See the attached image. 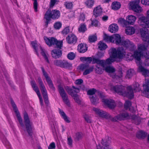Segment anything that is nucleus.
Wrapping results in <instances>:
<instances>
[{
	"label": "nucleus",
	"instance_id": "f257e3e1",
	"mask_svg": "<svg viewBox=\"0 0 149 149\" xmlns=\"http://www.w3.org/2000/svg\"><path fill=\"white\" fill-rule=\"evenodd\" d=\"M146 46L144 44L138 45V50L134 52L136 63L138 66L137 71L145 77L149 76V70L142 65L149 66V52L146 49Z\"/></svg>",
	"mask_w": 149,
	"mask_h": 149
},
{
	"label": "nucleus",
	"instance_id": "8fccbe9b",
	"mask_svg": "<svg viewBox=\"0 0 149 149\" xmlns=\"http://www.w3.org/2000/svg\"><path fill=\"white\" fill-rule=\"evenodd\" d=\"M85 4L88 8H91L93 6L94 1L93 0H88L85 2Z\"/></svg>",
	"mask_w": 149,
	"mask_h": 149
},
{
	"label": "nucleus",
	"instance_id": "de8ad7c7",
	"mask_svg": "<svg viewBox=\"0 0 149 149\" xmlns=\"http://www.w3.org/2000/svg\"><path fill=\"white\" fill-rule=\"evenodd\" d=\"M98 48L101 50L106 49L107 47V45L102 41H100L98 44Z\"/></svg>",
	"mask_w": 149,
	"mask_h": 149
},
{
	"label": "nucleus",
	"instance_id": "e433bc0d",
	"mask_svg": "<svg viewBox=\"0 0 149 149\" xmlns=\"http://www.w3.org/2000/svg\"><path fill=\"white\" fill-rule=\"evenodd\" d=\"M131 118L132 119L133 123L136 125H138L140 124L141 120L140 117H137L135 115H133Z\"/></svg>",
	"mask_w": 149,
	"mask_h": 149
},
{
	"label": "nucleus",
	"instance_id": "c85d7f7f",
	"mask_svg": "<svg viewBox=\"0 0 149 149\" xmlns=\"http://www.w3.org/2000/svg\"><path fill=\"white\" fill-rule=\"evenodd\" d=\"M51 54L53 57L55 58H58L61 56L62 52L60 49H54L52 51Z\"/></svg>",
	"mask_w": 149,
	"mask_h": 149
},
{
	"label": "nucleus",
	"instance_id": "6e6d98bb",
	"mask_svg": "<svg viewBox=\"0 0 149 149\" xmlns=\"http://www.w3.org/2000/svg\"><path fill=\"white\" fill-rule=\"evenodd\" d=\"M70 32V29L69 27L65 28L62 31V33L63 35H65L68 34Z\"/></svg>",
	"mask_w": 149,
	"mask_h": 149
},
{
	"label": "nucleus",
	"instance_id": "412c9836",
	"mask_svg": "<svg viewBox=\"0 0 149 149\" xmlns=\"http://www.w3.org/2000/svg\"><path fill=\"white\" fill-rule=\"evenodd\" d=\"M41 69L42 74L45 77L49 86L53 90H54V87L52 81H51L50 77L48 76V74L47 72L45 71L44 68L43 67H41Z\"/></svg>",
	"mask_w": 149,
	"mask_h": 149
},
{
	"label": "nucleus",
	"instance_id": "c03bdc74",
	"mask_svg": "<svg viewBox=\"0 0 149 149\" xmlns=\"http://www.w3.org/2000/svg\"><path fill=\"white\" fill-rule=\"evenodd\" d=\"M97 64L95 68V71L98 74H101L102 73L103 70H104V68L102 67L101 65L99 64Z\"/></svg>",
	"mask_w": 149,
	"mask_h": 149
},
{
	"label": "nucleus",
	"instance_id": "79ce46f5",
	"mask_svg": "<svg viewBox=\"0 0 149 149\" xmlns=\"http://www.w3.org/2000/svg\"><path fill=\"white\" fill-rule=\"evenodd\" d=\"M121 6L120 3L117 1L113 2L111 5L112 9L114 10H117L120 8Z\"/></svg>",
	"mask_w": 149,
	"mask_h": 149
},
{
	"label": "nucleus",
	"instance_id": "0e129e2a",
	"mask_svg": "<svg viewBox=\"0 0 149 149\" xmlns=\"http://www.w3.org/2000/svg\"><path fill=\"white\" fill-rule=\"evenodd\" d=\"M52 127L53 132L56 133V129L57 128V125H56V123H55V125L54 124V123L53 125L52 126Z\"/></svg>",
	"mask_w": 149,
	"mask_h": 149
},
{
	"label": "nucleus",
	"instance_id": "2eb2a0df",
	"mask_svg": "<svg viewBox=\"0 0 149 149\" xmlns=\"http://www.w3.org/2000/svg\"><path fill=\"white\" fill-rule=\"evenodd\" d=\"M96 92V90L94 88L89 90L87 91V94L89 95V97L90 100L92 103L94 104H95L99 102V99L97 96L94 95Z\"/></svg>",
	"mask_w": 149,
	"mask_h": 149
},
{
	"label": "nucleus",
	"instance_id": "f704fd0d",
	"mask_svg": "<svg viewBox=\"0 0 149 149\" xmlns=\"http://www.w3.org/2000/svg\"><path fill=\"white\" fill-rule=\"evenodd\" d=\"M87 47L86 44H79L77 47V49L80 53H84L87 50Z\"/></svg>",
	"mask_w": 149,
	"mask_h": 149
},
{
	"label": "nucleus",
	"instance_id": "9b49d317",
	"mask_svg": "<svg viewBox=\"0 0 149 149\" xmlns=\"http://www.w3.org/2000/svg\"><path fill=\"white\" fill-rule=\"evenodd\" d=\"M38 81L40 86L41 92L42 93L45 104L47 105L49 104V102L48 100V96L47 91L45 88L41 78H38Z\"/></svg>",
	"mask_w": 149,
	"mask_h": 149
},
{
	"label": "nucleus",
	"instance_id": "20e7f679",
	"mask_svg": "<svg viewBox=\"0 0 149 149\" xmlns=\"http://www.w3.org/2000/svg\"><path fill=\"white\" fill-rule=\"evenodd\" d=\"M104 70L107 72L111 73L112 74H111V76L113 78V81L116 83H120L122 81V77H123V73L122 71H120L119 72V75H116L113 73L115 71V69L112 66H106L104 67Z\"/></svg>",
	"mask_w": 149,
	"mask_h": 149
},
{
	"label": "nucleus",
	"instance_id": "bf43d9fd",
	"mask_svg": "<svg viewBox=\"0 0 149 149\" xmlns=\"http://www.w3.org/2000/svg\"><path fill=\"white\" fill-rule=\"evenodd\" d=\"M38 3L37 0H34L33 3V6L34 11L36 12H37L38 11Z\"/></svg>",
	"mask_w": 149,
	"mask_h": 149
},
{
	"label": "nucleus",
	"instance_id": "c9c22d12",
	"mask_svg": "<svg viewBox=\"0 0 149 149\" xmlns=\"http://www.w3.org/2000/svg\"><path fill=\"white\" fill-rule=\"evenodd\" d=\"M59 112L61 116L64 120L65 122L68 123L70 122V121L69 119L68 118L63 110L59 109Z\"/></svg>",
	"mask_w": 149,
	"mask_h": 149
},
{
	"label": "nucleus",
	"instance_id": "4468645a",
	"mask_svg": "<svg viewBox=\"0 0 149 149\" xmlns=\"http://www.w3.org/2000/svg\"><path fill=\"white\" fill-rule=\"evenodd\" d=\"M99 95L100 97L102 99V102L104 104L110 109H113L114 108L116 104L113 100L105 99L104 95L102 93H100Z\"/></svg>",
	"mask_w": 149,
	"mask_h": 149
},
{
	"label": "nucleus",
	"instance_id": "7c9ffc66",
	"mask_svg": "<svg viewBox=\"0 0 149 149\" xmlns=\"http://www.w3.org/2000/svg\"><path fill=\"white\" fill-rule=\"evenodd\" d=\"M136 18V17L133 15H129L127 17V21L128 25L129 24L133 25L135 23Z\"/></svg>",
	"mask_w": 149,
	"mask_h": 149
},
{
	"label": "nucleus",
	"instance_id": "423d86ee",
	"mask_svg": "<svg viewBox=\"0 0 149 149\" xmlns=\"http://www.w3.org/2000/svg\"><path fill=\"white\" fill-rule=\"evenodd\" d=\"M72 89L68 86H66L65 88L68 93L73 97L75 101L79 104H80L81 101L80 100L77 93L79 92V89L75 88L74 86L72 87Z\"/></svg>",
	"mask_w": 149,
	"mask_h": 149
},
{
	"label": "nucleus",
	"instance_id": "c756f323",
	"mask_svg": "<svg viewBox=\"0 0 149 149\" xmlns=\"http://www.w3.org/2000/svg\"><path fill=\"white\" fill-rule=\"evenodd\" d=\"M131 102L129 100H126L124 104V108L126 110L129 109L130 111L132 113H134L135 111V110L134 107L131 106Z\"/></svg>",
	"mask_w": 149,
	"mask_h": 149
},
{
	"label": "nucleus",
	"instance_id": "e2e57ef3",
	"mask_svg": "<svg viewBox=\"0 0 149 149\" xmlns=\"http://www.w3.org/2000/svg\"><path fill=\"white\" fill-rule=\"evenodd\" d=\"M56 146L54 142H53L51 143L48 147V149H54Z\"/></svg>",
	"mask_w": 149,
	"mask_h": 149
},
{
	"label": "nucleus",
	"instance_id": "bb28decb",
	"mask_svg": "<svg viewBox=\"0 0 149 149\" xmlns=\"http://www.w3.org/2000/svg\"><path fill=\"white\" fill-rule=\"evenodd\" d=\"M66 40L67 42L69 44L75 43L77 41L76 36L73 34L69 35L66 38Z\"/></svg>",
	"mask_w": 149,
	"mask_h": 149
},
{
	"label": "nucleus",
	"instance_id": "7ed1b4c3",
	"mask_svg": "<svg viewBox=\"0 0 149 149\" xmlns=\"http://www.w3.org/2000/svg\"><path fill=\"white\" fill-rule=\"evenodd\" d=\"M110 57L107 59L106 61L93 58V64L96 63L97 64H99L101 65L102 67L104 68L107 66V65L110 64L115 61L116 59H121L124 53L123 49L120 48H118L117 49L115 48H112L110 49Z\"/></svg>",
	"mask_w": 149,
	"mask_h": 149
},
{
	"label": "nucleus",
	"instance_id": "a878e982",
	"mask_svg": "<svg viewBox=\"0 0 149 149\" xmlns=\"http://www.w3.org/2000/svg\"><path fill=\"white\" fill-rule=\"evenodd\" d=\"M118 48H121L124 52V53L123 57L121 58L122 59L123 57L126 58V59L127 61H131L134 58H135L134 54H132L131 53H128L127 54H126V49H125L123 47H119Z\"/></svg>",
	"mask_w": 149,
	"mask_h": 149
},
{
	"label": "nucleus",
	"instance_id": "72a5a7b5",
	"mask_svg": "<svg viewBox=\"0 0 149 149\" xmlns=\"http://www.w3.org/2000/svg\"><path fill=\"white\" fill-rule=\"evenodd\" d=\"M118 29V27L117 25L113 24L110 25L109 28V31L112 33H115L117 32Z\"/></svg>",
	"mask_w": 149,
	"mask_h": 149
},
{
	"label": "nucleus",
	"instance_id": "6ab92c4d",
	"mask_svg": "<svg viewBox=\"0 0 149 149\" xmlns=\"http://www.w3.org/2000/svg\"><path fill=\"white\" fill-rule=\"evenodd\" d=\"M138 23L140 26L143 27L140 30L141 33V30L143 29L146 28L148 30L146 27L149 28V19H148L146 17H141L139 18Z\"/></svg>",
	"mask_w": 149,
	"mask_h": 149
},
{
	"label": "nucleus",
	"instance_id": "680f3d73",
	"mask_svg": "<svg viewBox=\"0 0 149 149\" xmlns=\"http://www.w3.org/2000/svg\"><path fill=\"white\" fill-rule=\"evenodd\" d=\"M84 118L87 123H91V120L90 117L88 115L86 114L84 116Z\"/></svg>",
	"mask_w": 149,
	"mask_h": 149
},
{
	"label": "nucleus",
	"instance_id": "864d4df0",
	"mask_svg": "<svg viewBox=\"0 0 149 149\" xmlns=\"http://www.w3.org/2000/svg\"><path fill=\"white\" fill-rule=\"evenodd\" d=\"M61 23L60 22H57L54 25V27L56 29H60L61 27Z\"/></svg>",
	"mask_w": 149,
	"mask_h": 149
},
{
	"label": "nucleus",
	"instance_id": "a18cd8bd",
	"mask_svg": "<svg viewBox=\"0 0 149 149\" xmlns=\"http://www.w3.org/2000/svg\"><path fill=\"white\" fill-rule=\"evenodd\" d=\"M95 58H93L91 57H81L80 58V60L83 62L85 61L88 63H90L92 61H93V59Z\"/></svg>",
	"mask_w": 149,
	"mask_h": 149
},
{
	"label": "nucleus",
	"instance_id": "13d9d810",
	"mask_svg": "<svg viewBox=\"0 0 149 149\" xmlns=\"http://www.w3.org/2000/svg\"><path fill=\"white\" fill-rule=\"evenodd\" d=\"M73 141L70 137H68L67 139V143L68 145L70 147L72 146Z\"/></svg>",
	"mask_w": 149,
	"mask_h": 149
},
{
	"label": "nucleus",
	"instance_id": "338daca9",
	"mask_svg": "<svg viewBox=\"0 0 149 149\" xmlns=\"http://www.w3.org/2000/svg\"><path fill=\"white\" fill-rule=\"evenodd\" d=\"M141 3L145 5H149V0H141Z\"/></svg>",
	"mask_w": 149,
	"mask_h": 149
},
{
	"label": "nucleus",
	"instance_id": "4be33fe9",
	"mask_svg": "<svg viewBox=\"0 0 149 149\" xmlns=\"http://www.w3.org/2000/svg\"><path fill=\"white\" fill-rule=\"evenodd\" d=\"M143 95L149 98V79H146L144 84H143Z\"/></svg>",
	"mask_w": 149,
	"mask_h": 149
},
{
	"label": "nucleus",
	"instance_id": "052dcab7",
	"mask_svg": "<svg viewBox=\"0 0 149 149\" xmlns=\"http://www.w3.org/2000/svg\"><path fill=\"white\" fill-rule=\"evenodd\" d=\"M85 19V15L83 13L81 14L80 18L79 19V22H83L84 21Z\"/></svg>",
	"mask_w": 149,
	"mask_h": 149
},
{
	"label": "nucleus",
	"instance_id": "49530a36",
	"mask_svg": "<svg viewBox=\"0 0 149 149\" xmlns=\"http://www.w3.org/2000/svg\"><path fill=\"white\" fill-rule=\"evenodd\" d=\"M86 25L84 23L81 24L78 28L80 32L84 33L87 30Z\"/></svg>",
	"mask_w": 149,
	"mask_h": 149
},
{
	"label": "nucleus",
	"instance_id": "393cba45",
	"mask_svg": "<svg viewBox=\"0 0 149 149\" xmlns=\"http://www.w3.org/2000/svg\"><path fill=\"white\" fill-rule=\"evenodd\" d=\"M6 134V132L4 131V134L2 132H0V139L2 140V142L7 148H10V145L8 140L6 139L4 134Z\"/></svg>",
	"mask_w": 149,
	"mask_h": 149
},
{
	"label": "nucleus",
	"instance_id": "a19ab883",
	"mask_svg": "<svg viewBox=\"0 0 149 149\" xmlns=\"http://www.w3.org/2000/svg\"><path fill=\"white\" fill-rule=\"evenodd\" d=\"M125 31L127 34L131 35L134 33L135 29L133 27L130 26L127 27L125 29Z\"/></svg>",
	"mask_w": 149,
	"mask_h": 149
},
{
	"label": "nucleus",
	"instance_id": "ea45409f",
	"mask_svg": "<svg viewBox=\"0 0 149 149\" xmlns=\"http://www.w3.org/2000/svg\"><path fill=\"white\" fill-rule=\"evenodd\" d=\"M113 35L110 36L106 34H104L103 36L104 40L107 42H113Z\"/></svg>",
	"mask_w": 149,
	"mask_h": 149
},
{
	"label": "nucleus",
	"instance_id": "b1692460",
	"mask_svg": "<svg viewBox=\"0 0 149 149\" xmlns=\"http://www.w3.org/2000/svg\"><path fill=\"white\" fill-rule=\"evenodd\" d=\"M141 37L143 41L146 42L149 45L148 30L146 28H143L141 30Z\"/></svg>",
	"mask_w": 149,
	"mask_h": 149
},
{
	"label": "nucleus",
	"instance_id": "0eeeda50",
	"mask_svg": "<svg viewBox=\"0 0 149 149\" xmlns=\"http://www.w3.org/2000/svg\"><path fill=\"white\" fill-rule=\"evenodd\" d=\"M44 40L46 44L49 47L56 45V48L61 49L63 45L62 41H58L54 37L47 38L44 37Z\"/></svg>",
	"mask_w": 149,
	"mask_h": 149
},
{
	"label": "nucleus",
	"instance_id": "774afa93",
	"mask_svg": "<svg viewBox=\"0 0 149 149\" xmlns=\"http://www.w3.org/2000/svg\"><path fill=\"white\" fill-rule=\"evenodd\" d=\"M83 81L81 79H79L75 81V83L77 85H80L83 83Z\"/></svg>",
	"mask_w": 149,
	"mask_h": 149
},
{
	"label": "nucleus",
	"instance_id": "69168bd1",
	"mask_svg": "<svg viewBox=\"0 0 149 149\" xmlns=\"http://www.w3.org/2000/svg\"><path fill=\"white\" fill-rule=\"evenodd\" d=\"M92 25L95 26H97L99 24L98 21L96 20H92Z\"/></svg>",
	"mask_w": 149,
	"mask_h": 149
},
{
	"label": "nucleus",
	"instance_id": "4d7b16f0",
	"mask_svg": "<svg viewBox=\"0 0 149 149\" xmlns=\"http://www.w3.org/2000/svg\"><path fill=\"white\" fill-rule=\"evenodd\" d=\"M65 5L66 7L68 9L71 8L73 6L72 3L71 2H66L65 3Z\"/></svg>",
	"mask_w": 149,
	"mask_h": 149
},
{
	"label": "nucleus",
	"instance_id": "f8f14e48",
	"mask_svg": "<svg viewBox=\"0 0 149 149\" xmlns=\"http://www.w3.org/2000/svg\"><path fill=\"white\" fill-rule=\"evenodd\" d=\"M120 46L125 48V49H128L130 51H133L136 48L134 44L129 40H124L123 39Z\"/></svg>",
	"mask_w": 149,
	"mask_h": 149
},
{
	"label": "nucleus",
	"instance_id": "37998d69",
	"mask_svg": "<svg viewBox=\"0 0 149 149\" xmlns=\"http://www.w3.org/2000/svg\"><path fill=\"white\" fill-rule=\"evenodd\" d=\"M134 73V70L133 69H130L127 71L125 77L126 79H129L132 77Z\"/></svg>",
	"mask_w": 149,
	"mask_h": 149
},
{
	"label": "nucleus",
	"instance_id": "39448f33",
	"mask_svg": "<svg viewBox=\"0 0 149 149\" xmlns=\"http://www.w3.org/2000/svg\"><path fill=\"white\" fill-rule=\"evenodd\" d=\"M60 15V14L59 11L55 10L51 11L49 10H48L46 13L45 18L46 20L45 24L47 25L50 21L51 19H56L58 18Z\"/></svg>",
	"mask_w": 149,
	"mask_h": 149
},
{
	"label": "nucleus",
	"instance_id": "5701e85b",
	"mask_svg": "<svg viewBox=\"0 0 149 149\" xmlns=\"http://www.w3.org/2000/svg\"><path fill=\"white\" fill-rule=\"evenodd\" d=\"M31 83L33 89L35 91L39 98L41 106H42L43 105V102L42 98L41 97L40 92L36 82L34 81H31Z\"/></svg>",
	"mask_w": 149,
	"mask_h": 149
},
{
	"label": "nucleus",
	"instance_id": "ddd939ff",
	"mask_svg": "<svg viewBox=\"0 0 149 149\" xmlns=\"http://www.w3.org/2000/svg\"><path fill=\"white\" fill-rule=\"evenodd\" d=\"M93 111L100 117L111 120V116L108 113L97 108H93Z\"/></svg>",
	"mask_w": 149,
	"mask_h": 149
},
{
	"label": "nucleus",
	"instance_id": "603ef678",
	"mask_svg": "<svg viewBox=\"0 0 149 149\" xmlns=\"http://www.w3.org/2000/svg\"><path fill=\"white\" fill-rule=\"evenodd\" d=\"M75 56V55L74 53L71 52L68 54L67 57L69 59L72 60L74 58Z\"/></svg>",
	"mask_w": 149,
	"mask_h": 149
},
{
	"label": "nucleus",
	"instance_id": "5fc2aeb1",
	"mask_svg": "<svg viewBox=\"0 0 149 149\" xmlns=\"http://www.w3.org/2000/svg\"><path fill=\"white\" fill-rule=\"evenodd\" d=\"M97 37L95 35L90 36L89 37V40L90 42H93L97 40Z\"/></svg>",
	"mask_w": 149,
	"mask_h": 149
},
{
	"label": "nucleus",
	"instance_id": "3c124183",
	"mask_svg": "<svg viewBox=\"0 0 149 149\" xmlns=\"http://www.w3.org/2000/svg\"><path fill=\"white\" fill-rule=\"evenodd\" d=\"M63 61L61 60H56L54 61V64L57 66L61 67Z\"/></svg>",
	"mask_w": 149,
	"mask_h": 149
},
{
	"label": "nucleus",
	"instance_id": "473e14b6",
	"mask_svg": "<svg viewBox=\"0 0 149 149\" xmlns=\"http://www.w3.org/2000/svg\"><path fill=\"white\" fill-rule=\"evenodd\" d=\"M102 8L100 6L97 7L94 9L93 11V15L95 17L99 16L101 13Z\"/></svg>",
	"mask_w": 149,
	"mask_h": 149
},
{
	"label": "nucleus",
	"instance_id": "a211bd4d",
	"mask_svg": "<svg viewBox=\"0 0 149 149\" xmlns=\"http://www.w3.org/2000/svg\"><path fill=\"white\" fill-rule=\"evenodd\" d=\"M130 118V115L127 112H124L120 113L113 118L111 116V120L113 121H116L118 120H121L127 119Z\"/></svg>",
	"mask_w": 149,
	"mask_h": 149
},
{
	"label": "nucleus",
	"instance_id": "f3484780",
	"mask_svg": "<svg viewBox=\"0 0 149 149\" xmlns=\"http://www.w3.org/2000/svg\"><path fill=\"white\" fill-rule=\"evenodd\" d=\"M140 1V0H135L130 2V3L131 9L136 12L140 13L142 10L141 8L139 5Z\"/></svg>",
	"mask_w": 149,
	"mask_h": 149
},
{
	"label": "nucleus",
	"instance_id": "6e6552de",
	"mask_svg": "<svg viewBox=\"0 0 149 149\" xmlns=\"http://www.w3.org/2000/svg\"><path fill=\"white\" fill-rule=\"evenodd\" d=\"M31 45L33 48L35 50L37 55H38V52L40 51L46 61L48 63H49L47 55L45 53L44 50L42 48L40 45L38 44L36 41L32 42Z\"/></svg>",
	"mask_w": 149,
	"mask_h": 149
},
{
	"label": "nucleus",
	"instance_id": "09e8293b",
	"mask_svg": "<svg viewBox=\"0 0 149 149\" xmlns=\"http://www.w3.org/2000/svg\"><path fill=\"white\" fill-rule=\"evenodd\" d=\"M72 64L70 63H68L67 61L63 60V61L61 67L70 68L72 67Z\"/></svg>",
	"mask_w": 149,
	"mask_h": 149
},
{
	"label": "nucleus",
	"instance_id": "4c0bfd02",
	"mask_svg": "<svg viewBox=\"0 0 149 149\" xmlns=\"http://www.w3.org/2000/svg\"><path fill=\"white\" fill-rule=\"evenodd\" d=\"M118 23L119 24L123 27H127L128 26L127 21L123 18H119L118 19Z\"/></svg>",
	"mask_w": 149,
	"mask_h": 149
},
{
	"label": "nucleus",
	"instance_id": "58836bf2",
	"mask_svg": "<svg viewBox=\"0 0 149 149\" xmlns=\"http://www.w3.org/2000/svg\"><path fill=\"white\" fill-rule=\"evenodd\" d=\"M147 133L144 131L140 130L138 131L136 134V137L139 139L143 138L147 136Z\"/></svg>",
	"mask_w": 149,
	"mask_h": 149
},
{
	"label": "nucleus",
	"instance_id": "1a4fd4ad",
	"mask_svg": "<svg viewBox=\"0 0 149 149\" xmlns=\"http://www.w3.org/2000/svg\"><path fill=\"white\" fill-rule=\"evenodd\" d=\"M24 118L25 126L26 130L30 136H31L32 134V130L33 125L28 115L26 113H25L24 114Z\"/></svg>",
	"mask_w": 149,
	"mask_h": 149
},
{
	"label": "nucleus",
	"instance_id": "dca6fc26",
	"mask_svg": "<svg viewBox=\"0 0 149 149\" xmlns=\"http://www.w3.org/2000/svg\"><path fill=\"white\" fill-rule=\"evenodd\" d=\"M58 90L60 94L61 97L63 101L68 106H70V103L68 98V97L63 88L59 86Z\"/></svg>",
	"mask_w": 149,
	"mask_h": 149
},
{
	"label": "nucleus",
	"instance_id": "cd10ccee",
	"mask_svg": "<svg viewBox=\"0 0 149 149\" xmlns=\"http://www.w3.org/2000/svg\"><path fill=\"white\" fill-rule=\"evenodd\" d=\"M113 42L115 43L116 45H120L123 38L118 34H116L113 35Z\"/></svg>",
	"mask_w": 149,
	"mask_h": 149
},
{
	"label": "nucleus",
	"instance_id": "9d476101",
	"mask_svg": "<svg viewBox=\"0 0 149 149\" xmlns=\"http://www.w3.org/2000/svg\"><path fill=\"white\" fill-rule=\"evenodd\" d=\"M10 102L13 108V110L16 114L17 119L18 120L19 124H20L21 127L20 129L21 132H22L24 130V125L23 122L22 118L17 109L16 104L12 99L10 100Z\"/></svg>",
	"mask_w": 149,
	"mask_h": 149
},
{
	"label": "nucleus",
	"instance_id": "aec40b11",
	"mask_svg": "<svg viewBox=\"0 0 149 149\" xmlns=\"http://www.w3.org/2000/svg\"><path fill=\"white\" fill-rule=\"evenodd\" d=\"M79 68L81 70H85L83 72V75H85L89 74L94 69L93 66L90 67L88 64H81L79 66Z\"/></svg>",
	"mask_w": 149,
	"mask_h": 149
},
{
	"label": "nucleus",
	"instance_id": "2f4dec72",
	"mask_svg": "<svg viewBox=\"0 0 149 149\" xmlns=\"http://www.w3.org/2000/svg\"><path fill=\"white\" fill-rule=\"evenodd\" d=\"M101 143L103 146L101 147L100 144H99L97 146V149H112V148L110 146L109 143L104 142L103 140Z\"/></svg>",
	"mask_w": 149,
	"mask_h": 149
},
{
	"label": "nucleus",
	"instance_id": "f03ea898",
	"mask_svg": "<svg viewBox=\"0 0 149 149\" xmlns=\"http://www.w3.org/2000/svg\"><path fill=\"white\" fill-rule=\"evenodd\" d=\"M110 89L117 93L120 95L126 96L130 99H132L134 97V92L139 91L141 89L139 87V84L137 82H135L132 86H129L126 88L127 91H125V87L121 85H117L114 86H110Z\"/></svg>",
	"mask_w": 149,
	"mask_h": 149
}]
</instances>
